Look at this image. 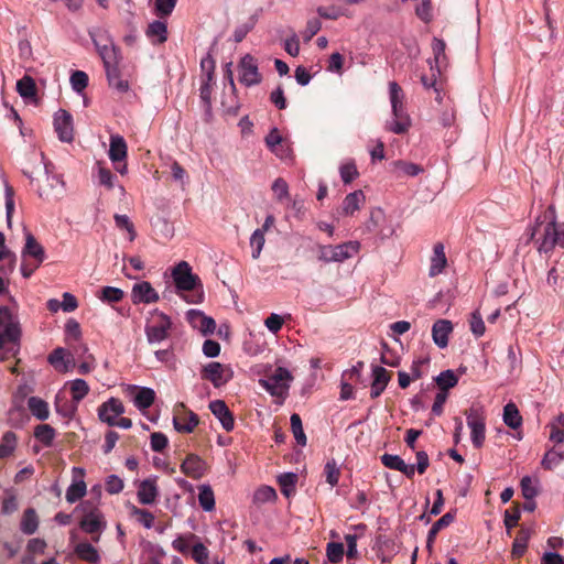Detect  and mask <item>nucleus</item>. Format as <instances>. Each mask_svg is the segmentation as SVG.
<instances>
[{
  "instance_id": "obj_14",
  "label": "nucleus",
  "mask_w": 564,
  "mask_h": 564,
  "mask_svg": "<svg viewBox=\"0 0 564 564\" xmlns=\"http://www.w3.org/2000/svg\"><path fill=\"white\" fill-rule=\"evenodd\" d=\"M54 127L62 141L74 140L73 118L66 110H58L54 117Z\"/></svg>"
},
{
  "instance_id": "obj_41",
  "label": "nucleus",
  "mask_w": 564,
  "mask_h": 564,
  "mask_svg": "<svg viewBox=\"0 0 564 564\" xmlns=\"http://www.w3.org/2000/svg\"><path fill=\"white\" fill-rule=\"evenodd\" d=\"M192 557L197 564H209V549L200 542L199 538L192 543Z\"/></svg>"
},
{
  "instance_id": "obj_61",
  "label": "nucleus",
  "mask_w": 564,
  "mask_h": 564,
  "mask_svg": "<svg viewBox=\"0 0 564 564\" xmlns=\"http://www.w3.org/2000/svg\"><path fill=\"white\" fill-rule=\"evenodd\" d=\"M340 177L344 183H350L359 174L355 162H346L339 169Z\"/></svg>"
},
{
  "instance_id": "obj_40",
  "label": "nucleus",
  "mask_w": 564,
  "mask_h": 564,
  "mask_svg": "<svg viewBox=\"0 0 564 564\" xmlns=\"http://www.w3.org/2000/svg\"><path fill=\"white\" fill-rule=\"evenodd\" d=\"M435 381L437 387H440L442 391L447 393V391L452 389V387L457 386L458 377L454 371H452V369H446V371L441 372L440 376L435 378Z\"/></svg>"
},
{
  "instance_id": "obj_10",
  "label": "nucleus",
  "mask_w": 564,
  "mask_h": 564,
  "mask_svg": "<svg viewBox=\"0 0 564 564\" xmlns=\"http://www.w3.org/2000/svg\"><path fill=\"white\" fill-rule=\"evenodd\" d=\"M46 185L40 186L37 195L40 198L58 199L65 194V182L58 174H50V164H45Z\"/></svg>"
},
{
  "instance_id": "obj_19",
  "label": "nucleus",
  "mask_w": 564,
  "mask_h": 564,
  "mask_svg": "<svg viewBox=\"0 0 564 564\" xmlns=\"http://www.w3.org/2000/svg\"><path fill=\"white\" fill-rule=\"evenodd\" d=\"M206 470V463L204 459L199 458V456L191 453L181 464V471L187 475V477L192 478H200L203 477Z\"/></svg>"
},
{
  "instance_id": "obj_52",
  "label": "nucleus",
  "mask_w": 564,
  "mask_h": 564,
  "mask_svg": "<svg viewBox=\"0 0 564 564\" xmlns=\"http://www.w3.org/2000/svg\"><path fill=\"white\" fill-rule=\"evenodd\" d=\"M372 377H373L375 381L377 382V384L380 387V389L383 391V390H386V388L390 381L391 372L387 371V369L383 368V366H373L372 367Z\"/></svg>"
},
{
  "instance_id": "obj_63",
  "label": "nucleus",
  "mask_w": 564,
  "mask_h": 564,
  "mask_svg": "<svg viewBox=\"0 0 564 564\" xmlns=\"http://www.w3.org/2000/svg\"><path fill=\"white\" fill-rule=\"evenodd\" d=\"M116 225L120 229H126L129 236V241H133L135 237V231L133 227V223H131L129 216L127 215H116L115 216Z\"/></svg>"
},
{
  "instance_id": "obj_7",
  "label": "nucleus",
  "mask_w": 564,
  "mask_h": 564,
  "mask_svg": "<svg viewBox=\"0 0 564 564\" xmlns=\"http://www.w3.org/2000/svg\"><path fill=\"white\" fill-rule=\"evenodd\" d=\"M202 378L210 381L213 386L218 389V387L225 386V383L234 378V372L229 365L219 364V361H210L208 365L204 366Z\"/></svg>"
},
{
  "instance_id": "obj_45",
  "label": "nucleus",
  "mask_w": 564,
  "mask_h": 564,
  "mask_svg": "<svg viewBox=\"0 0 564 564\" xmlns=\"http://www.w3.org/2000/svg\"><path fill=\"white\" fill-rule=\"evenodd\" d=\"M147 35L149 37H156L160 44L161 42H165L167 39L166 23L160 22V20H154L149 24Z\"/></svg>"
},
{
  "instance_id": "obj_54",
  "label": "nucleus",
  "mask_w": 564,
  "mask_h": 564,
  "mask_svg": "<svg viewBox=\"0 0 564 564\" xmlns=\"http://www.w3.org/2000/svg\"><path fill=\"white\" fill-rule=\"evenodd\" d=\"M469 324H470V330L473 332V334L475 336L480 337L485 334L486 326H485L484 318L479 311H474L471 313Z\"/></svg>"
},
{
  "instance_id": "obj_12",
  "label": "nucleus",
  "mask_w": 564,
  "mask_h": 564,
  "mask_svg": "<svg viewBox=\"0 0 564 564\" xmlns=\"http://www.w3.org/2000/svg\"><path fill=\"white\" fill-rule=\"evenodd\" d=\"M173 280L178 290L182 291H194L198 281V278L192 273V269L187 261H181L172 270Z\"/></svg>"
},
{
  "instance_id": "obj_1",
  "label": "nucleus",
  "mask_w": 564,
  "mask_h": 564,
  "mask_svg": "<svg viewBox=\"0 0 564 564\" xmlns=\"http://www.w3.org/2000/svg\"><path fill=\"white\" fill-rule=\"evenodd\" d=\"M527 243H534L542 248H564V223L557 224L552 219H538Z\"/></svg>"
},
{
  "instance_id": "obj_15",
  "label": "nucleus",
  "mask_w": 564,
  "mask_h": 564,
  "mask_svg": "<svg viewBox=\"0 0 564 564\" xmlns=\"http://www.w3.org/2000/svg\"><path fill=\"white\" fill-rule=\"evenodd\" d=\"M44 261V249L28 248L22 252L21 270L24 278L31 276L33 271Z\"/></svg>"
},
{
  "instance_id": "obj_9",
  "label": "nucleus",
  "mask_w": 564,
  "mask_h": 564,
  "mask_svg": "<svg viewBox=\"0 0 564 564\" xmlns=\"http://www.w3.org/2000/svg\"><path fill=\"white\" fill-rule=\"evenodd\" d=\"M172 322L166 314L156 313L150 324L145 327V334L150 344L154 341H162L169 336Z\"/></svg>"
},
{
  "instance_id": "obj_58",
  "label": "nucleus",
  "mask_w": 564,
  "mask_h": 564,
  "mask_svg": "<svg viewBox=\"0 0 564 564\" xmlns=\"http://www.w3.org/2000/svg\"><path fill=\"white\" fill-rule=\"evenodd\" d=\"M132 516H135L145 528H152L154 524V516L147 509H139V507L132 506Z\"/></svg>"
},
{
  "instance_id": "obj_21",
  "label": "nucleus",
  "mask_w": 564,
  "mask_h": 564,
  "mask_svg": "<svg viewBox=\"0 0 564 564\" xmlns=\"http://www.w3.org/2000/svg\"><path fill=\"white\" fill-rule=\"evenodd\" d=\"M159 490L154 480L145 478L138 487V501L141 503H153L156 501Z\"/></svg>"
},
{
  "instance_id": "obj_37",
  "label": "nucleus",
  "mask_w": 564,
  "mask_h": 564,
  "mask_svg": "<svg viewBox=\"0 0 564 564\" xmlns=\"http://www.w3.org/2000/svg\"><path fill=\"white\" fill-rule=\"evenodd\" d=\"M155 400V392L150 388H141L138 389L134 395V404L139 410H147L153 404Z\"/></svg>"
},
{
  "instance_id": "obj_6",
  "label": "nucleus",
  "mask_w": 564,
  "mask_h": 564,
  "mask_svg": "<svg viewBox=\"0 0 564 564\" xmlns=\"http://www.w3.org/2000/svg\"><path fill=\"white\" fill-rule=\"evenodd\" d=\"M467 425L471 430V443L475 448H481L486 440V415L481 406L473 405L465 410Z\"/></svg>"
},
{
  "instance_id": "obj_55",
  "label": "nucleus",
  "mask_w": 564,
  "mask_h": 564,
  "mask_svg": "<svg viewBox=\"0 0 564 564\" xmlns=\"http://www.w3.org/2000/svg\"><path fill=\"white\" fill-rule=\"evenodd\" d=\"M100 299L108 303L120 302V300L123 299V290L116 289V286H104L101 289Z\"/></svg>"
},
{
  "instance_id": "obj_49",
  "label": "nucleus",
  "mask_w": 564,
  "mask_h": 564,
  "mask_svg": "<svg viewBox=\"0 0 564 564\" xmlns=\"http://www.w3.org/2000/svg\"><path fill=\"white\" fill-rule=\"evenodd\" d=\"M344 544L338 542H330L327 543L326 547V554L327 560L330 561L333 564H338V562L344 560Z\"/></svg>"
},
{
  "instance_id": "obj_25",
  "label": "nucleus",
  "mask_w": 564,
  "mask_h": 564,
  "mask_svg": "<svg viewBox=\"0 0 564 564\" xmlns=\"http://www.w3.org/2000/svg\"><path fill=\"white\" fill-rule=\"evenodd\" d=\"M20 528L24 534H35L39 529V514L35 509H26L23 511Z\"/></svg>"
},
{
  "instance_id": "obj_2",
  "label": "nucleus",
  "mask_w": 564,
  "mask_h": 564,
  "mask_svg": "<svg viewBox=\"0 0 564 564\" xmlns=\"http://www.w3.org/2000/svg\"><path fill=\"white\" fill-rule=\"evenodd\" d=\"M93 41L97 47L101 61L104 62V68L106 70L109 85L116 88L120 94L129 90V82L126 80V78H122L120 75V70L118 68V55L113 45H100L98 44L96 37H93Z\"/></svg>"
},
{
  "instance_id": "obj_51",
  "label": "nucleus",
  "mask_w": 564,
  "mask_h": 564,
  "mask_svg": "<svg viewBox=\"0 0 564 564\" xmlns=\"http://www.w3.org/2000/svg\"><path fill=\"white\" fill-rule=\"evenodd\" d=\"M272 192L278 202H284L289 198V183L283 177H278L272 184Z\"/></svg>"
},
{
  "instance_id": "obj_38",
  "label": "nucleus",
  "mask_w": 564,
  "mask_h": 564,
  "mask_svg": "<svg viewBox=\"0 0 564 564\" xmlns=\"http://www.w3.org/2000/svg\"><path fill=\"white\" fill-rule=\"evenodd\" d=\"M75 553L79 557V560L87 562H97L99 561V554L94 546L88 542H80L75 547Z\"/></svg>"
},
{
  "instance_id": "obj_34",
  "label": "nucleus",
  "mask_w": 564,
  "mask_h": 564,
  "mask_svg": "<svg viewBox=\"0 0 564 564\" xmlns=\"http://www.w3.org/2000/svg\"><path fill=\"white\" fill-rule=\"evenodd\" d=\"M34 436L37 441H40L46 447L53 444L54 438L56 436V431L53 426L47 425V423H42L37 425L34 430Z\"/></svg>"
},
{
  "instance_id": "obj_17",
  "label": "nucleus",
  "mask_w": 564,
  "mask_h": 564,
  "mask_svg": "<svg viewBox=\"0 0 564 564\" xmlns=\"http://www.w3.org/2000/svg\"><path fill=\"white\" fill-rule=\"evenodd\" d=\"M159 293L155 291L150 282H138L132 288V302L133 303H154L159 301Z\"/></svg>"
},
{
  "instance_id": "obj_13",
  "label": "nucleus",
  "mask_w": 564,
  "mask_h": 564,
  "mask_svg": "<svg viewBox=\"0 0 564 564\" xmlns=\"http://www.w3.org/2000/svg\"><path fill=\"white\" fill-rule=\"evenodd\" d=\"M208 408L213 412V414L218 419L225 431H234V413L232 411H230L229 406H227L225 401H221V399H216L215 401H212L209 403Z\"/></svg>"
},
{
  "instance_id": "obj_23",
  "label": "nucleus",
  "mask_w": 564,
  "mask_h": 564,
  "mask_svg": "<svg viewBox=\"0 0 564 564\" xmlns=\"http://www.w3.org/2000/svg\"><path fill=\"white\" fill-rule=\"evenodd\" d=\"M127 143L121 135H111L110 138V149H109V159L113 163L123 162L127 156Z\"/></svg>"
},
{
  "instance_id": "obj_28",
  "label": "nucleus",
  "mask_w": 564,
  "mask_h": 564,
  "mask_svg": "<svg viewBox=\"0 0 564 564\" xmlns=\"http://www.w3.org/2000/svg\"><path fill=\"white\" fill-rule=\"evenodd\" d=\"M454 519L455 514L452 513V511H447L445 514L441 516V518L432 524L427 532V545H431L434 542L436 535H438L440 531L446 527H449V524L454 522Z\"/></svg>"
},
{
  "instance_id": "obj_32",
  "label": "nucleus",
  "mask_w": 564,
  "mask_h": 564,
  "mask_svg": "<svg viewBox=\"0 0 564 564\" xmlns=\"http://www.w3.org/2000/svg\"><path fill=\"white\" fill-rule=\"evenodd\" d=\"M564 459V451L561 447L550 448L541 460V465L544 469H553L560 465Z\"/></svg>"
},
{
  "instance_id": "obj_39",
  "label": "nucleus",
  "mask_w": 564,
  "mask_h": 564,
  "mask_svg": "<svg viewBox=\"0 0 564 564\" xmlns=\"http://www.w3.org/2000/svg\"><path fill=\"white\" fill-rule=\"evenodd\" d=\"M17 448V436L14 432L7 431L0 440V459L10 456Z\"/></svg>"
},
{
  "instance_id": "obj_62",
  "label": "nucleus",
  "mask_w": 564,
  "mask_h": 564,
  "mask_svg": "<svg viewBox=\"0 0 564 564\" xmlns=\"http://www.w3.org/2000/svg\"><path fill=\"white\" fill-rule=\"evenodd\" d=\"M520 486L522 490V497L528 501L529 499H533L538 495V489L535 488L533 480L530 476L522 477L520 480Z\"/></svg>"
},
{
  "instance_id": "obj_5",
  "label": "nucleus",
  "mask_w": 564,
  "mask_h": 564,
  "mask_svg": "<svg viewBox=\"0 0 564 564\" xmlns=\"http://www.w3.org/2000/svg\"><path fill=\"white\" fill-rule=\"evenodd\" d=\"M126 411L123 402L118 398H110L107 402L101 403L98 408V416L101 422L107 423L108 426H119L130 429L133 424L129 417H120Z\"/></svg>"
},
{
  "instance_id": "obj_57",
  "label": "nucleus",
  "mask_w": 564,
  "mask_h": 564,
  "mask_svg": "<svg viewBox=\"0 0 564 564\" xmlns=\"http://www.w3.org/2000/svg\"><path fill=\"white\" fill-rule=\"evenodd\" d=\"M169 445V438L163 432H153L150 435V447L153 452H163Z\"/></svg>"
},
{
  "instance_id": "obj_8",
  "label": "nucleus",
  "mask_w": 564,
  "mask_h": 564,
  "mask_svg": "<svg viewBox=\"0 0 564 564\" xmlns=\"http://www.w3.org/2000/svg\"><path fill=\"white\" fill-rule=\"evenodd\" d=\"M199 423V417L194 411L187 409L185 403L174 408L173 425L177 432H194Z\"/></svg>"
},
{
  "instance_id": "obj_24",
  "label": "nucleus",
  "mask_w": 564,
  "mask_h": 564,
  "mask_svg": "<svg viewBox=\"0 0 564 564\" xmlns=\"http://www.w3.org/2000/svg\"><path fill=\"white\" fill-rule=\"evenodd\" d=\"M17 91L24 99L35 98L37 95V86L31 75H23L22 78L17 82Z\"/></svg>"
},
{
  "instance_id": "obj_43",
  "label": "nucleus",
  "mask_w": 564,
  "mask_h": 564,
  "mask_svg": "<svg viewBox=\"0 0 564 564\" xmlns=\"http://www.w3.org/2000/svg\"><path fill=\"white\" fill-rule=\"evenodd\" d=\"M195 540H198V535L194 533L181 534L172 541V547L185 555V553H188L191 544Z\"/></svg>"
},
{
  "instance_id": "obj_31",
  "label": "nucleus",
  "mask_w": 564,
  "mask_h": 564,
  "mask_svg": "<svg viewBox=\"0 0 564 564\" xmlns=\"http://www.w3.org/2000/svg\"><path fill=\"white\" fill-rule=\"evenodd\" d=\"M447 264V257L444 249H434V254L431 257V265L429 269V275L434 278L442 273Z\"/></svg>"
},
{
  "instance_id": "obj_47",
  "label": "nucleus",
  "mask_w": 564,
  "mask_h": 564,
  "mask_svg": "<svg viewBox=\"0 0 564 564\" xmlns=\"http://www.w3.org/2000/svg\"><path fill=\"white\" fill-rule=\"evenodd\" d=\"M276 491L271 486H260L253 494V502L264 503L275 501Z\"/></svg>"
},
{
  "instance_id": "obj_29",
  "label": "nucleus",
  "mask_w": 564,
  "mask_h": 564,
  "mask_svg": "<svg viewBox=\"0 0 564 564\" xmlns=\"http://www.w3.org/2000/svg\"><path fill=\"white\" fill-rule=\"evenodd\" d=\"M531 531L528 528H520L512 545V555L521 557L528 550Z\"/></svg>"
},
{
  "instance_id": "obj_30",
  "label": "nucleus",
  "mask_w": 564,
  "mask_h": 564,
  "mask_svg": "<svg viewBox=\"0 0 564 564\" xmlns=\"http://www.w3.org/2000/svg\"><path fill=\"white\" fill-rule=\"evenodd\" d=\"M503 421L511 429H518L522 424V417L516 403L509 402L503 408Z\"/></svg>"
},
{
  "instance_id": "obj_42",
  "label": "nucleus",
  "mask_w": 564,
  "mask_h": 564,
  "mask_svg": "<svg viewBox=\"0 0 564 564\" xmlns=\"http://www.w3.org/2000/svg\"><path fill=\"white\" fill-rule=\"evenodd\" d=\"M291 430L297 444H307V436L304 433L302 419L297 413H293L291 416Z\"/></svg>"
},
{
  "instance_id": "obj_4",
  "label": "nucleus",
  "mask_w": 564,
  "mask_h": 564,
  "mask_svg": "<svg viewBox=\"0 0 564 564\" xmlns=\"http://www.w3.org/2000/svg\"><path fill=\"white\" fill-rule=\"evenodd\" d=\"M0 327L3 332H0V356L4 348L9 345L19 344L21 336L20 324L17 319V315L12 313L10 307L0 306Z\"/></svg>"
},
{
  "instance_id": "obj_33",
  "label": "nucleus",
  "mask_w": 564,
  "mask_h": 564,
  "mask_svg": "<svg viewBox=\"0 0 564 564\" xmlns=\"http://www.w3.org/2000/svg\"><path fill=\"white\" fill-rule=\"evenodd\" d=\"M28 406L33 415L40 420H46L50 415L48 403L41 398L31 397L28 399Z\"/></svg>"
},
{
  "instance_id": "obj_48",
  "label": "nucleus",
  "mask_w": 564,
  "mask_h": 564,
  "mask_svg": "<svg viewBox=\"0 0 564 564\" xmlns=\"http://www.w3.org/2000/svg\"><path fill=\"white\" fill-rule=\"evenodd\" d=\"M324 474L326 477V481L330 486L338 485L340 478V469L337 466L336 460L332 459L326 462L324 466Z\"/></svg>"
},
{
  "instance_id": "obj_53",
  "label": "nucleus",
  "mask_w": 564,
  "mask_h": 564,
  "mask_svg": "<svg viewBox=\"0 0 564 564\" xmlns=\"http://www.w3.org/2000/svg\"><path fill=\"white\" fill-rule=\"evenodd\" d=\"M89 77L84 70L77 69L70 74V84L74 90L83 91L88 86Z\"/></svg>"
},
{
  "instance_id": "obj_20",
  "label": "nucleus",
  "mask_w": 564,
  "mask_h": 564,
  "mask_svg": "<svg viewBox=\"0 0 564 564\" xmlns=\"http://www.w3.org/2000/svg\"><path fill=\"white\" fill-rule=\"evenodd\" d=\"M453 329V324L449 319H437L432 327V336L435 344L440 348H445L448 344V337Z\"/></svg>"
},
{
  "instance_id": "obj_27",
  "label": "nucleus",
  "mask_w": 564,
  "mask_h": 564,
  "mask_svg": "<svg viewBox=\"0 0 564 564\" xmlns=\"http://www.w3.org/2000/svg\"><path fill=\"white\" fill-rule=\"evenodd\" d=\"M297 478V474L295 473H284L278 476V485L284 497L290 498L295 494Z\"/></svg>"
},
{
  "instance_id": "obj_36",
  "label": "nucleus",
  "mask_w": 564,
  "mask_h": 564,
  "mask_svg": "<svg viewBox=\"0 0 564 564\" xmlns=\"http://www.w3.org/2000/svg\"><path fill=\"white\" fill-rule=\"evenodd\" d=\"M17 257L10 249H0V276H8L15 267Z\"/></svg>"
},
{
  "instance_id": "obj_44",
  "label": "nucleus",
  "mask_w": 564,
  "mask_h": 564,
  "mask_svg": "<svg viewBox=\"0 0 564 564\" xmlns=\"http://www.w3.org/2000/svg\"><path fill=\"white\" fill-rule=\"evenodd\" d=\"M87 491V485L84 480L74 481L70 486L66 489V500L68 502H76L78 499L83 498L84 495H86Z\"/></svg>"
},
{
  "instance_id": "obj_56",
  "label": "nucleus",
  "mask_w": 564,
  "mask_h": 564,
  "mask_svg": "<svg viewBox=\"0 0 564 564\" xmlns=\"http://www.w3.org/2000/svg\"><path fill=\"white\" fill-rule=\"evenodd\" d=\"M394 165L402 174L411 175L412 177H414V175L423 173L422 165L414 164V162L397 161L394 162Z\"/></svg>"
},
{
  "instance_id": "obj_59",
  "label": "nucleus",
  "mask_w": 564,
  "mask_h": 564,
  "mask_svg": "<svg viewBox=\"0 0 564 564\" xmlns=\"http://www.w3.org/2000/svg\"><path fill=\"white\" fill-rule=\"evenodd\" d=\"M389 93L392 111H398V107H402V88L398 83L391 82L389 83Z\"/></svg>"
},
{
  "instance_id": "obj_64",
  "label": "nucleus",
  "mask_w": 564,
  "mask_h": 564,
  "mask_svg": "<svg viewBox=\"0 0 564 564\" xmlns=\"http://www.w3.org/2000/svg\"><path fill=\"white\" fill-rule=\"evenodd\" d=\"M123 486L122 478L116 476V474L108 476L105 482L106 490L111 495L120 494V491L123 490Z\"/></svg>"
},
{
  "instance_id": "obj_11",
  "label": "nucleus",
  "mask_w": 564,
  "mask_h": 564,
  "mask_svg": "<svg viewBox=\"0 0 564 564\" xmlns=\"http://www.w3.org/2000/svg\"><path fill=\"white\" fill-rule=\"evenodd\" d=\"M239 79L245 86H254L262 80L261 74L258 69V62L252 55H245L238 65Z\"/></svg>"
},
{
  "instance_id": "obj_60",
  "label": "nucleus",
  "mask_w": 564,
  "mask_h": 564,
  "mask_svg": "<svg viewBox=\"0 0 564 564\" xmlns=\"http://www.w3.org/2000/svg\"><path fill=\"white\" fill-rule=\"evenodd\" d=\"M98 182L107 187L108 189H112L115 187V174L111 170L104 167V165H98Z\"/></svg>"
},
{
  "instance_id": "obj_26",
  "label": "nucleus",
  "mask_w": 564,
  "mask_h": 564,
  "mask_svg": "<svg viewBox=\"0 0 564 564\" xmlns=\"http://www.w3.org/2000/svg\"><path fill=\"white\" fill-rule=\"evenodd\" d=\"M365 200V195L361 189L355 191L346 195L343 200V214L352 215L356 210H359L361 204Z\"/></svg>"
},
{
  "instance_id": "obj_16",
  "label": "nucleus",
  "mask_w": 564,
  "mask_h": 564,
  "mask_svg": "<svg viewBox=\"0 0 564 564\" xmlns=\"http://www.w3.org/2000/svg\"><path fill=\"white\" fill-rule=\"evenodd\" d=\"M187 322L194 327L202 332L204 335L214 333L216 323L214 318L207 317L202 311L189 310L187 313Z\"/></svg>"
},
{
  "instance_id": "obj_35",
  "label": "nucleus",
  "mask_w": 564,
  "mask_h": 564,
  "mask_svg": "<svg viewBox=\"0 0 564 564\" xmlns=\"http://www.w3.org/2000/svg\"><path fill=\"white\" fill-rule=\"evenodd\" d=\"M198 502L206 511H212L215 508V494L209 485L198 486Z\"/></svg>"
},
{
  "instance_id": "obj_3",
  "label": "nucleus",
  "mask_w": 564,
  "mask_h": 564,
  "mask_svg": "<svg viewBox=\"0 0 564 564\" xmlns=\"http://www.w3.org/2000/svg\"><path fill=\"white\" fill-rule=\"evenodd\" d=\"M293 379L294 377L292 372L289 371V369L282 368V366H278V368H275L270 376L267 378H261L259 383L270 394L284 400L289 393L291 381H293Z\"/></svg>"
},
{
  "instance_id": "obj_18",
  "label": "nucleus",
  "mask_w": 564,
  "mask_h": 564,
  "mask_svg": "<svg viewBox=\"0 0 564 564\" xmlns=\"http://www.w3.org/2000/svg\"><path fill=\"white\" fill-rule=\"evenodd\" d=\"M83 531H86L88 534H97L96 538H93L95 541L99 539V532L102 528V514L98 509H93L87 511L79 522Z\"/></svg>"
},
{
  "instance_id": "obj_50",
  "label": "nucleus",
  "mask_w": 564,
  "mask_h": 564,
  "mask_svg": "<svg viewBox=\"0 0 564 564\" xmlns=\"http://www.w3.org/2000/svg\"><path fill=\"white\" fill-rule=\"evenodd\" d=\"M521 519V510L518 506L511 507V509L505 512V527L507 528L508 535H511L512 528L517 527Z\"/></svg>"
},
{
  "instance_id": "obj_22",
  "label": "nucleus",
  "mask_w": 564,
  "mask_h": 564,
  "mask_svg": "<svg viewBox=\"0 0 564 564\" xmlns=\"http://www.w3.org/2000/svg\"><path fill=\"white\" fill-rule=\"evenodd\" d=\"M358 249H333V248H325V249H316L317 253L316 257L318 259H322V261L328 262V261H344V259L352 257L355 252H357Z\"/></svg>"
},
{
  "instance_id": "obj_46",
  "label": "nucleus",
  "mask_w": 564,
  "mask_h": 564,
  "mask_svg": "<svg viewBox=\"0 0 564 564\" xmlns=\"http://www.w3.org/2000/svg\"><path fill=\"white\" fill-rule=\"evenodd\" d=\"M69 386L70 394L75 402H80V400L84 399L89 391L87 381L82 380V378H77L76 380L70 381Z\"/></svg>"
}]
</instances>
